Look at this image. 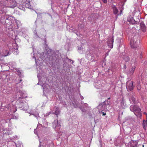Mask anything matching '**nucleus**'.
Masks as SVG:
<instances>
[{
  "mask_svg": "<svg viewBox=\"0 0 147 147\" xmlns=\"http://www.w3.org/2000/svg\"><path fill=\"white\" fill-rule=\"evenodd\" d=\"M130 110L134 112V114L138 117L140 118L142 115L141 109L136 105H131L130 107Z\"/></svg>",
  "mask_w": 147,
  "mask_h": 147,
  "instance_id": "f257e3e1",
  "label": "nucleus"
},
{
  "mask_svg": "<svg viewBox=\"0 0 147 147\" xmlns=\"http://www.w3.org/2000/svg\"><path fill=\"white\" fill-rule=\"evenodd\" d=\"M139 42V39L137 38L136 36L133 37L131 38L130 41V45L131 47L133 48H136Z\"/></svg>",
  "mask_w": 147,
  "mask_h": 147,
  "instance_id": "f03ea898",
  "label": "nucleus"
},
{
  "mask_svg": "<svg viewBox=\"0 0 147 147\" xmlns=\"http://www.w3.org/2000/svg\"><path fill=\"white\" fill-rule=\"evenodd\" d=\"M109 103L110 102L109 101H108V100H105L103 102L99 104L98 105L97 107V108L100 110L105 109H107V106L109 105Z\"/></svg>",
  "mask_w": 147,
  "mask_h": 147,
  "instance_id": "7ed1b4c3",
  "label": "nucleus"
},
{
  "mask_svg": "<svg viewBox=\"0 0 147 147\" xmlns=\"http://www.w3.org/2000/svg\"><path fill=\"white\" fill-rule=\"evenodd\" d=\"M40 144L39 147H50V144L52 143V141L50 140L48 141L45 140L42 143L39 141Z\"/></svg>",
  "mask_w": 147,
  "mask_h": 147,
  "instance_id": "20e7f679",
  "label": "nucleus"
},
{
  "mask_svg": "<svg viewBox=\"0 0 147 147\" xmlns=\"http://www.w3.org/2000/svg\"><path fill=\"white\" fill-rule=\"evenodd\" d=\"M43 57H41V58L44 59L45 58L49 60V61H52L54 59L53 56L51 53H49L48 52L47 53H46L45 52L43 53Z\"/></svg>",
  "mask_w": 147,
  "mask_h": 147,
  "instance_id": "39448f33",
  "label": "nucleus"
},
{
  "mask_svg": "<svg viewBox=\"0 0 147 147\" xmlns=\"http://www.w3.org/2000/svg\"><path fill=\"white\" fill-rule=\"evenodd\" d=\"M53 127L55 129V130L57 131L60 127V124H59L57 120H55L52 123Z\"/></svg>",
  "mask_w": 147,
  "mask_h": 147,
  "instance_id": "423d86ee",
  "label": "nucleus"
},
{
  "mask_svg": "<svg viewBox=\"0 0 147 147\" xmlns=\"http://www.w3.org/2000/svg\"><path fill=\"white\" fill-rule=\"evenodd\" d=\"M126 87L128 91L132 90L134 88L133 82L131 81H129L127 82Z\"/></svg>",
  "mask_w": 147,
  "mask_h": 147,
  "instance_id": "0eeeda50",
  "label": "nucleus"
},
{
  "mask_svg": "<svg viewBox=\"0 0 147 147\" xmlns=\"http://www.w3.org/2000/svg\"><path fill=\"white\" fill-rule=\"evenodd\" d=\"M136 68L135 65H131L127 72V75L128 76H131L134 74Z\"/></svg>",
  "mask_w": 147,
  "mask_h": 147,
  "instance_id": "6e6552de",
  "label": "nucleus"
},
{
  "mask_svg": "<svg viewBox=\"0 0 147 147\" xmlns=\"http://www.w3.org/2000/svg\"><path fill=\"white\" fill-rule=\"evenodd\" d=\"M19 107L24 110H26L28 108V105L25 102H20V104Z\"/></svg>",
  "mask_w": 147,
  "mask_h": 147,
  "instance_id": "1a4fd4ad",
  "label": "nucleus"
},
{
  "mask_svg": "<svg viewBox=\"0 0 147 147\" xmlns=\"http://www.w3.org/2000/svg\"><path fill=\"white\" fill-rule=\"evenodd\" d=\"M138 143V140H131L129 142L128 145L129 147H136Z\"/></svg>",
  "mask_w": 147,
  "mask_h": 147,
  "instance_id": "9d476101",
  "label": "nucleus"
},
{
  "mask_svg": "<svg viewBox=\"0 0 147 147\" xmlns=\"http://www.w3.org/2000/svg\"><path fill=\"white\" fill-rule=\"evenodd\" d=\"M113 37L109 38L107 41V44L109 47L112 48L113 46Z\"/></svg>",
  "mask_w": 147,
  "mask_h": 147,
  "instance_id": "9b49d317",
  "label": "nucleus"
},
{
  "mask_svg": "<svg viewBox=\"0 0 147 147\" xmlns=\"http://www.w3.org/2000/svg\"><path fill=\"white\" fill-rule=\"evenodd\" d=\"M23 1L24 2L22 3V5L28 8H31V5L30 3L29 0H23Z\"/></svg>",
  "mask_w": 147,
  "mask_h": 147,
  "instance_id": "f8f14e48",
  "label": "nucleus"
},
{
  "mask_svg": "<svg viewBox=\"0 0 147 147\" xmlns=\"http://www.w3.org/2000/svg\"><path fill=\"white\" fill-rule=\"evenodd\" d=\"M140 30L143 32H145L146 31V27L144 23L142 22L140 24Z\"/></svg>",
  "mask_w": 147,
  "mask_h": 147,
  "instance_id": "ddd939ff",
  "label": "nucleus"
},
{
  "mask_svg": "<svg viewBox=\"0 0 147 147\" xmlns=\"http://www.w3.org/2000/svg\"><path fill=\"white\" fill-rule=\"evenodd\" d=\"M24 94L22 91H19L17 92L16 95V97H18L19 98H23L26 96H24Z\"/></svg>",
  "mask_w": 147,
  "mask_h": 147,
  "instance_id": "4468645a",
  "label": "nucleus"
},
{
  "mask_svg": "<svg viewBox=\"0 0 147 147\" xmlns=\"http://www.w3.org/2000/svg\"><path fill=\"white\" fill-rule=\"evenodd\" d=\"M127 20L131 24H134L137 23V22L135 21L134 19L131 17H128L127 18Z\"/></svg>",
  "mask_w": 147,
  "mask_h": 147,
  "instance_id": "2eb2a0df",
  "label": "nucleus"
},
{
  "mask_svg": "<svg viewBox=\"0 0 147 147\" xmlns=\"http://www.w3.org/2000/svg\"><path fill=\"white\" fill-rule=\"evenodd\" d=\"M126 107V105L125 101L122 99L120 103V107L121 109H125Z\"/></svg>",
  "mask_w": 147,
  "mask_h": 147,
  "instance_id": "dca6fc26",
  "label": "nucleus"
},
{
  "mask_svg": "<svg viewBox=\"0 0 147 147\" xmlns=\"http://www.w3.org/2000/svg\"><path fill=\"white\" fill-rule=\"evenodd\" d=\"M40 83V82H39L38 83V84L41 85L43 87V91H46L47 90V89H48V87H49V86H48V85H47L46 84H41Z\"/></svg>",
  "mask_w": 147,
  "mask_h": 147,
  "instance_id": "f3484780",
  "label": "nucleus"
},
{
  "mask_svg": "<svg viewBox=\"0 0 147 147\" xmlns=\"http://www.w3.org/2000/svg\"><path fill=\"white\" fill-rule=\"evenodd\" d=\"M142 125L144 129L146 130L147 128V121L145 120H143Z\"/></svg>",
  "mask_w": 147,
  "mask_h": 147,
  "instance_id": "a211bd4d",
  "label": "nucleus"
},
{
  "mask_svg": "<svg viewBox=\"0 0 147 147\" xmlns=\"http://www.w3.org/2000/svg\"><path fill=\"white\" fill-rule=\"evenodd\" d=\"M113 9L114 14L115 15L117 14L118 11L116 7L114 6L113 7Z\"/></svg>",
  "mask_w": 147,
  "mask_h": 147,
  "instance_id": "6ab92c4d",
  "label": "nucleus"
},
{
  "mask_svg": "<svg viewBox=\"0 0 147 147\" xmlns=\"http://www.w3.org/2000/svg\"><path fill=\"white\" fill-rule=\"evenodd\" d=\"M117 45L119 46L120 45V43L121 42V40L120 38H117L116 41Z\"/></svg>",
  "mask_w": 147,
  "mask_h": 147,
  "instance_id": "aec40b11",
  "label": "nucleus"
},
{
  "mask_svg": "<svg viewBox=\"0 0 147 147\" xmlns=\"http://www.w3.org/2000/svg\"><path fill=\"white\" fill-rule=\"evenodd\" d=\"M16 147H23V145L22 143L21 142H17V144H16Z\"/></svg>",
  "mask_w": 147,
  "mask_h": 147,
  "instance_id": "412c9836",
  "label": "nucleus"
},
{
  "mask_svg": "<svg viewBox=\"0 0 147 147\" xmlns=\"http://www.w3.org/2000/svg\"><path fill=\"white\" fill-rule=\"evenodd\" d=\"M129 100L131 103H134L135 102V98L133 96H132L130 98Z\"/></svg>",
  "mask_w": 147,
  "mask_h": 147,
  "instance_id": "4be33fe9",
  "label": "nucleus"
},
{
  "mask_svg": "<svg viewBox=\"0 0 147 147\" xmlns=\"http://www.w3.org/2000/svg\"><path fill=\"white\" fill-rule=\"evenodd\" d=\"M56 115L59 114L60 113V111L58 108H56L55 112L54 113Z\"/></svg>",
  "mask_w": 147,
  "mask_h": 147,
  "instance_id": "5701e85b",
  "label": "nucleus"
},
{
  "mask_svg": "<svg viewBox=\"0 0 147 147\" xmlns=\"http://www.w3.org/2000/svg\"><path fill=\"white\" fill-rule=\"evenodd\" d=\"M31 115H33L35 117H36L38 119L39 118H40V117L39 116V114L37 113H35L31 114Z\"/></svg>",
  "mask_w": 147,
  "mask_h": 147,
  "instance_id": "b1692460",
  "label": "nucleus"
},
{
  "mask_svg": "<svg viewBox=\"0 0 147 147\" xmlns=\"http://www.w3.org/2000/svg\"><path fill=\"white\" fill-rule=\"evenodd\" d=\"M124 59L126 62H128L129 60V57L128 56H125L124 58Z\"/></svg>",
  "mask_w": 147,
  "mask_h": 147,
  "instance_id": "393cba45",
  "label": "nucleus"
},
{
  "mask_svg": "<svg viewBox=\"0 0 147 147\" xmlns=\"http://www.w3.org/2000/svg\"><path fill=\"white\" fill-rule=\"evenodd\" d=\"M16 71V74H18L20 76V74H21V72L19 70L16 69V71Z\"/></svg>",
  "mask_w": 147,
  "mask_h": 147,
  "instance_id": "a878e982",
  "label": "nucleus"
},
{
  "mask_svg": "<svg viewBox=\"0 0 147 147\" xmlns=\"http://www.w3.org/2000/svg\"><path fill=\"white\" fill-rule=\"evenodd\" d=\"M137 87L138 90H140L141 88V86L139 84H138L137 85Z\"/></svg>",
  "mask_w": 147,
  "mask_h": 147,
  "instance_id": "bb28decb",
  "label": "nucleus"
},
{
  "mask_svg": "<svg viewBox=\"0 0 147 147\" xmlns=\"http://www.w3.org/2000/svg\"><path fill=\"white\" fill-rule=\"evenodd\" d=\"M35 63H36V65H37L39 66V62H38V61L37 60H36V59H35Z\"/></svg>",
  "mask_w": 147,
  "mask_h": 147,
  "instance_id": "cd10ccee",
  "label": "nucleus"
},
{
  "mask_svg": "<svg viewBox=\"0 0 147 147\" xmlns=\"http://www.w3.org/2000/svg\"><path fill=\"white\" fill-rule=\"evenodd\" d=\"M7 54H4L3 55L4 56H8V55H9V53L7 51Z\"/></svg>",
  "mask_w": 147,
  "mask_h": 147,
  "instance_id": "c85d7f7f",
  "label": "nucleus"
},
{
  "mask_svg": "<svg viewBox=\"0 0 147 147\" xmlns=\"http://www.w3.org/2000/svg\"><path fill=\"white\" fill-rule=\"evenodd\" d=\"M40 75H41V74L40 73H39L38 74H37V77H38V78L39 80L40 79Z\"/></svg>",
  "mask_w": 147,
  "mask_h": 147,
  "instance_id": "c756f323",
  "label": "nucleus"
},
{
  "mask_svg": "<svg viewBox=\"0 0 147 147\" xmlns=\"http://www.w3.org/2000/svg\"><path fill=\"white\" fill-rule=\"evenodd\" d=\"M103 2H104V3H106L107 2V0H102Z\"/></svg>",
  "mask_w": 147,
  "mask_h": 147,
  "instance_id": "7c9ffc66",
  "label": "nucleus"
},
{
  "mask_svg": "<svg viewBox=\"0 0 147 147\" xmlns=\"http://www.w3.org/2000/svg\"><path fill=\"white\" fill-rule=\"evenodd\" d=\"M101 113H102V115L103 116H104V115H105L106 114L104 112H103L102 111H101Z\"/></svg>",
  "mask_w": 147,
  "mask_h": 147,
  "instance_id": "2f4dec72",
  "label": "nucleus"
},
{
  "mask_svg": "<svg viewBox=\"0 0 147 147\" xmlns=\"http://www.w3.org/2000/svg\"><path fill=\"white\" fill-rule=\"evenodd\" d=\"M34 134L37 135V132H36V129H35L34 130Z\"/></svg>",
  "mask_w": 147,
  "mask_h": 147,
  "instance_id": "473e14b6",
  "label": "nucleus"
},
{
  "mask_svg": "<svg viewBox=\"0 0 147 147\" xmlns=\"http://www.w3.org/2000/svg\"><path fill=\"white\" fill-rule=\"evenodd\" d=\"M63 69L65 71L67 70V69L65 68V67L64 65L63 67Z\"/></svg>",
  "mask_w": 147,
  "mask_h": 147,
  "instance_id": "72a5a7b5",
  "label": "nucleus"
},
{
  "mask_svg": "<svg viewBox=\"0 0 147 147\" xmlns=\"http://www.w3.org/2000/svg\"><path fill=\"white\" fill-rule=\"evenodd\" d=\"M80 98H81V99H82V100H83V99H84V97H83L82 96H80Z\"/></svg>",
  "mask_w": 147,
  "mask_h": 147,
  "instance_id": "f704fd0d",
  "label": "nucleus"
},
{
  "mask_svg": "<svg viewBox=\"0 0 147 147\" xmlns=\"http://www.w3.org/2000/svg\"><path fill=\"white\" fill-rule=\"evenodd\" d=\"M123 68L124 69H126V65H125L123 66Z\"/></svg>",
  "mask_w": 147,
  "mask_h": 147,
  "instance_id": "c9c22d12",
  "label": "nucleus"
},
{
  "mask_svg": "<svg viewBox=\"0 0 147 147\" xmlns=\"http://www.w3.org/2000/svg\"><path fill=\"white\" fill-rule=\"evenodd\" d=\"M24 8V7H22V8H20V9H22V10H23V9Z\"/></svg>",
  "mask_w": 147,
  "mask_h": 147,
  "instance_id": "e433bc0d",
  "label": "nucleus"
},
{
  "mask_svg": "<svg viewBox=\"0 0 147 147\" xmlns=\"http://www.w3.org/2000/svg\"><path fill=\"white\" fill-rule=\"evenodd\" d=\"M14 3H15L14 5H15V6L16 5V2H14V1H13Z\"/></svg>",
  "mask_w": 147,
  "mask_h": 147,
  "instance_id": "4c0bfd02",
  "label": "nucleus"
},
{
  "mask_svg": "<svg viewBox=\"0 0 147 147\" xmlns=\"http://www.w3.org/2000/svg\"><path fill=\"white\" fill-rule=\"evenodd\" d=\"M45 106V105H42V107H44Z\"/></svg>",
  "mask_w": 147,
  "mask_h": 147,
  "instance_id": "58836bf2",
  "label": "nucleus"
},
{
  "mask_svg": "<svg viewBox=\"0 0 147 147\" xmlns=\"http://www.w3.org/2000/svg\"><path fill=\"white\" fill-rule=\"evenodd\" d=\"M19 22V21H16V22L17 23L18 22Z\"/></svg>",
  "mask_w": 147,
  "mask_h": 147,
  "instance_id": "ea45409f",
  "label": "nucleus"
},
{
  "mask_svg": "<svg viewBox=\"0 0 147 147\" xmlns=\"http://www.w3.org/2000/svg\"><path fill=\"white\" fill-rule=\"evenodd\" d=\"M122 11H121H121H120V14H121V12H122Z\"/></svg>",
  "mask_w": 147,
  "mask_h": 147,
  "instance_id": "a19ab883",
  "label": "nucleus"
},
{
  "mask_svg": "<svg viewBox=\"0 0 147 147\" xmlns=\"http://www.w3.org/2000/svg\"><path fill=\"white\" fill-rule=\"evenodd\" d=\"M144 114H146V113H145V112H144Z\"/></svg>",
  "mask_w": 147,
  "mask_h": 147,
  "instance_id": "79ce46f5",
  "label": "nucleus"
},
{
  "mask_svg": "<svg viewBox=\"0 0 147 147\" xmlns=\"http://www.w3.org/2000/svg\"><path fill=\"white\" fill-rule=\"evenodd\" d=\"M71 61L72 62V63H73V61Z\"/></svg>",
  "mask_w": 147,
  "mask_h": 147,
  "instance_id": "37998d69",
  "label": "nucleus"
},
{
  "mask_svg": "<svg viewBox=\"0 0 147 147\" xmlns=\"http://www.w3.org/2000/svg\"><path fill=\"white\" fill-rule=\"evenodd\" d=\"M13 106V107L14 108H16L15 106Z\"/></svg>",
  "mask_w": 147,
  "mask_h": 147,
  "instance_id": "c03bdc74",
  "label": "nucleus"
},
{
  "mask_svg": "<svg viewBox=\"0 0 147 147\" xmlns=\"http://www.w3.org/2000/svg\"><path fill=\"white\" fill-rule=\"evenodd\" d=\"M21 80H20V82H21Z\"/></svg>",
  "mask_w": 147,
  "mask_h": 147,
  "instance_id": "a18cd8bd",
  "label": "nucleus"
},
{
  "mask_svg": "<svg viewBox=\"0 0 147 147\" xmlns=\"http://www.w3.org/2000/svg\"><path fill=\"white\" fill-rule=\"evenodd\" d=\"M144 147V145H142V147Z\"/></svg>",
  "mask_w": 147,
  "mask_h": 147,
  "instance_id": "49530a36",
  "label": "nucleus"
},
{
  "mask_svg": "<svg viewBox=\"0 0 147 147\" xmlns=\"http://www.w3.org/2000/svg\"><path fill=\"white\" fill-rule=\"evenodd\" d=\"M16 110H15V111H14V112H16Z\"/></svg>",
  "mask_w": 147,
  "mask_h": 147,
  "instance_id": "de8ad7c7",
  "label": "nucleus"
},
{
  "mask_svg": "<svg viewBox=\"0 0 147 147\" xmlns=\"http://www.w3.org/2000/svg\"><path fill=\"white\" fill-rule=\"evenodd\" d=\"M20 7H22V6H20Z\"/></svg>",
  "mask_w": 147,
  "mask_h": 147,
  "instance_id": "09e8293b",
  "label": "nucleus"
},
{
  "mask_svg": "<svg viewBox=\"0 0 147 147\" xmlns=\"http://www.w3.org/2000/svg\"><path fill=\"white\" fill-rule=\"evenodd\" d=\"M34 58V57H33V58Z\"/></svg>",
  "mask_w": 147,
  "mask_h": 147,
  "instance_id": "8fccbe9b",
  "label": "nucleus"
},
{
  "mask_svg": "<svg viewBox=\"0 0 147 147\" xmlns=\"http://www.w3.org/2000/svg\"><path fill=\"white\" fill-rule=\"evenodd\" d=\"M110 99V98H108V99Z\"/></svg>",
  "mask_w": 147,
  "mask_h": 147,
  "instance_id": "3c124183",
  "label": "nucleus"
},
{
  "mask_svg": "<svg viewBox=\"0 0 147 147\" xmlns=\"http://www.w3.org/2000/svg\"><path fill=\"white\" fill-rule=\"evenodd\" d=\"M14 53L15 54V51H14Z\"/></svg>",
  "mask_w": 147,
  "mask_h": 147,
  "instance_id": "603ef678",
  "label": "nucleus"
}]
</instances>
